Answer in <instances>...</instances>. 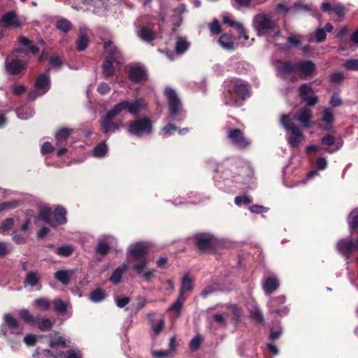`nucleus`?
<instances>
[{
    "label": "nucleus",
    "instance_id": "nucleus-50",
    "mask_svg": "<svg viewBox=\"0 0 358 358\" xmlns=\"http://www.w3.org/2000/svg\"><path fill=\"white\" fill-rule=\"evenodd\" d=\"M344 68L349 71H358V59H352L345 62Z\"/></svg>",
    "mask_w": 358,
    "mask_h": 358
},
{
    "label": "nucleus",
    "instance_id": "nucleus-55",
    "mask_svg": "<svg viewBox=\"0 0 358 358\" xmlns=\"http://www.w3.org/2000/svg\"><path fill=\"white\" fill-rule=\"evenodd\" d=\"M330 105L331 107H338L342 105L343 102L337 92H334L330 99Z\"/></svg>",
    "mask_w": 358,
    "mask_h": 358
},
{
    "label": "nucleus",
    "instance_id": "nucleus-19",
    "mask_svg": "<svg viewBox=\"0 0 358 358\" xmlns=\"http://www.w3.org/2000/svg\"><path fill=\"white\" fill-rule=\"evenodd\" d=\"M299 97L306 103L308 107H313L317 104L319 100L317 96L313 95V88L303 83L299 86Z\"/></svg>",
    "mask_w": 358,
    "mask_h": 358
},
{
    "label": "nucleus",
    "instance_id": "nucleus-29",
    "mask_svg": "<svg viewBox=\"0 0 358 358\" xmlns=\"http://www.w3.org/2000/svg\"><path fill=\"white\" fill-rule=\"evenodd\" d=\"M113 64H115V62H110V60H103V62H102V74H103L105 79H108L115 76V69Z\"/></svg>",
    "mask_w": 358,
    "mask_h": 358
},
{
    "label": "nucleus",
    "instance_id": "nucleus-40",
    "mask_svg": "<svg viewBox=\"0 0 358 358\" xmlns=\"http://www.w3.org/2000/svg\"><path fill=\"white\" fill-rule=\"evenodd\" d=\"M321 121L326 124H334V115L330 108H324L322 110V117H321Z\"/></svg>",
    "mask_w": 358,
    "mask_h": 358
},
{
    "label": "nucleus",
    "instance_id": "nucleus-31",
    "mask_svg": "<svg viewBox=\"0 0 358 358\" xmlns=\"http://www.w3.org/2000/svg\"><path fill=\"white\" fill-rule=\"evenodd\" d=\"M71 271L60 270L55 273V278L60 282L64 285H67L70 283Z\"/></svg>",
    "mask_w": 358,
    "mask_h": 358
},
{
    "label": "nucleus",
    "instance_id": "nucleus-4",
    "mask_svg": "<svg viewBox=\"0 0 358 358\" xmlns=\"http://www.w3.org/2000/svg\"><path fill=\"white\" fill-rule=\"evenodd\" d=\"M147 108V103L143 99H136L133 101L127 100L121 101L115 104L112 109L109 110L107 113L112 115H118L122 111H127L129 113L134 116H138V115L145 110Z\"/></svg>",
    "mask_w": 358,
    "mask_h": 358
},
{
    "label": "nucleus",
    "instance_id": "nucleus-56",
    "mask_svg": "<svg viewBox=\"0 0 358 358\" xmlns=\"http://www.w3.org/2000/svg\"><path fill=\"white\" fill-rule=\"evenodd\" d=\"M202 342V339L201 338V336L199 335H197L194 336L193 338H192L190 342V349L192 350H197L199 349L201 343Z\"/></svg>",
    "mask_w": 358,
    "mask_h": 358
},
{
    "label": "nucleus",
    "instance_id": "nucleus-23",
    "mask_svg": "<svg viewBox=\"0 0 358 358\" xmlns=\"http://www.w3.org/2000/svg\"><path fill=\"white\" fill-rule=\"evenodd\" d=\"M313 118V111L308 106L300 108L299 113L294 116V119L303 125L305 128L310 127V120Z\"/></svg>",
    "mask_w": 358,
    "mask_h": 358
},
{
    "label": "nucleus",
    "instance_id": "nucleus-26",
    "mask_svg": "<svg viewBox=\"0 0 358 358\" xmlns=\"http://www.w3.org/2000/svg\"><path fill=\"white\" fill-rule=\"evenodd\" d=\"M278 73L282 78L292 73H295V62L290 61L280 62V65L278 66Z\"/></svg>",
    "mask_w": 358,
    "mask_h": 358
},
{
    "label": "nucleus",
    "instance_id": "nucleus-14",
    "mask_svg": "<svg viewBox=\"0 0 358 358\" xmlns=\"http://www.w3.org/2000/svg\"><path fill=\"white\" fill-rule=\"evenodd\" d=\"M116 116L117 115L107 113L105 115L102 116L101 120H99L102 133L105 135H108L110 133H115L117 130L123 127L121 122L114 121Z\"/></svg>",
    "mask_w": 358,
    "mask_h": 358
},
{
    "label": "nucleus",
    "instance_id": "nucleus-28",
    "mask_svg": "<svg viewBox=\"0 0 358 358\" xmlns=\"http://www.w3.org/2000/svg\"><path fill=\"white\" fill-rule=\"evenodd\" d=\"M194 289V285L189 274L188 273L184 274L181 279V286L179 289L178 296H184L185 292H191Z\"/></svg>",
    "mask_w": 358,
    "mask_h": 358
},
{
    "label": "nucleus",
    "instance_id": "nucleus-48",
    "mask_svg": "<svg viewBox=\"0 0 358 358\" xmlns=\"http://www.w3.org/2000/svg\"><path fill=\"white\" fill-rule=\"evenodd\" d=\"M52 304H54V310L57 313H64L66 310V303L62 301V299H55L52 301Z\"/></svg>",
    "mask_w": 358,
    "mask_h": 358
},
{
    "label": "nucleus",
    "instance_id": "nucleus-43",
    "mask_svg": "<svg viewBox=\"0 0 358 358\" xmlns=\"http://www.w3.org/2000/svg\"><path fill=\"white\" fill-rule=\"evenodd\" d=\"M18 315H20V318L24 320V322L27 324H30L33 322H36V320H38V317H36L34 316L33 314H31L28 309H22L20 311V313H18Z\"/></svg>",
    "mask_w": 358,
    "mask_h": 358
},
{
    "label": "nucleus",
    "instance_id": "nucleus-58",
    "mask_svg": "<svg viewBox=\"0 0 358 358\" xmlns=\"http://www.w3.org/2000/svg\"><path fill=\"white\" fill-rule=\"evenodd\" d=\"M168 122H169V124L162 127V132L164 135L169 136L172 131L177 130V127L176 125L172 124L171 122L168 121Z\"/></svg>",
    "mask_w": 358,
    "mask_h": 358
},
{
    "label": "nucleus",
    "instance_id": "nucleus-35",
    "mask_svg": "<svg viewBox=\"0 0 358 358\" xmlns=\"http://www.w3.org/2000/svg\"><path fill=\"white\" fill-rule=\"evenodd\" d=\"M108 152V147L105 141H101L93 149V155L94 157H104Z\"/></svg>",
    "mask_w": 358,
    "mask_h": 358
},
{
    "label": "nucleus",
    "instance_id": "nucleus-45",
    "mask_svg": "<svg viewBox=\"0 0 358 358\" xmlns=\"http://www.w3.org/2000/svg\"><path fill=\"white\" fill-rule=\"evenodd\" d=\"M110 252V245L106 242L101 241L97 243L96 248V253L102 256L105 257L107 255V254Z\"/></svg>",
    "mask_w": 358,
    "mask_h": 358
},
{
    "label": "nucleus",
    "instance_id": "nucleus-51",
    "mask_svg": "<svg viewBox=\"0 0 358 358\" xmlns=\"http://www.w3.org/2000/svg\"><path fill=\"white\" fill-rule=\"evenodd\" d=\"M17 206L18 201H5L3 203H0V213L8 209L15 208L17 207Z\"/></svg>",
    "mask_w": 358,
    "mask_h": 358
},
{
    "label": "nucleus",
    "instance_id": "nucleus-20",
    "mask_svg": "<svg viewBox=\"0 0 358 358\" xmlns=\"http://www.w3.org/2000/svg\"><path fill=\"white\" fill-rule=\"evenodd\" d=\"M285 300L286 299L284 296H278L271 299L270 303H268L271 313L276 314L280 317L287 315L289 313V308L284 305Z\"/></svg>",
    "mask_w": 358,
    "mask_h": 358
},
{
    "label": "nucleus",
    "instance_id": "nucleus-62",
    "mask_svg": "<svg viewBox=\"0 0 358 358\" xmlns=\"http://www.w3.org/2000/svg\"><path fill=\"white\" fill-rule=\"evenodd\" d=\"M26 92V87L22 85H13L12 86V92L13 94L20 96Z\"/></svg>",
    "mask_w": 358,
    "mask_h": 358
},
{
    "label": "nucleus",
    "instance_id": "nucleus-36",
    "mask_svg": "<svg viewBox=\"0 0 358 358\" xmlns=\"http://www.w3.org/2000/svg\"><path fill=\"white\" fill-rule=\"evenodd\" d=\"M189 43L185 39L182 37H178V40H176V52L178 55H182L189 49Z\"/></svg>",
    "mask_w": 358,
    "mask_h": 358
},
{
    "label": "nucleus",
    "instance_id": "nucleus-10",
    "mask_svg": "<svg viewBox=\"0 0 358 358\" xmlns=\"http://www.w3.org/2000/svg\"><path fill=\"white\" fill-rule=\"evenodd\" d=\"M17 41L21 45V47L17 48L13 50L12 57L23 58L21 55H24L28 60L31 55L33 56H36L38 55V47L34 45L33 42H31V41H30L29 38L23 36H20L17 38Z\"/></svg>",
    "mask_w": 358,
    "mask_h": 358
},
{
    "label": "nucleus",
    "instance_id": "nucleus-30",
    "mask_svg": "<svg viewBox=\"0 0 358 358\" xmlns=\"http://www.w3.org/2000/svg\"><path fill=\"white\" fill-rule=\"evenodd\" d=\"M30 324H37L39 330L42 331H48L52 329V323L50 319L46 317H41L36 320L35 322H33Z\"/></svg>",
    "mask_w": 358,
    "mask_h": 358
},
{
    "label": "nucleus",
    "instance_id": "nucleus-5",
    "mask_svg": "<svg viewBox=\"0 0 358 358\" xmlns=\"http://www.w3.org/2000/svg\"><path fill=\"white\" fill-rule=\"evenodd\" d=\"M252 26H254L259 36L274 31L278 27L273 17L266 13H259L255 15L254 20H252Z\"/></svg>",
    "mask_w": 358,
    "mask_h": 358
},
{
    "label": "nucleus",
    "instance_id": "nucleus-61",
    "mask_svg": "<svg viewBox=\"0 0 358 358\" xmlns=\"http://www.w3.org/2000/svg\"><path fill=\"white\" fill-rule=\"evenodd\" d=\"M250 211H251L252 213H263L268 211V208L260 205H252L251 207H250Z\"/></svg>",
    "mask_w": 358,
    "mask_h": 358
},
{
    "label": "nucleus",
    "instance_id": "nucleus-38",
    "mask_svg": "<svg viewBox=\"0 0 358 358\" xmlns=\"http://www.w3.org/2000/svg\"><path fill=\"white\" fill-rule=\"evenodd\" d=\"M218 43L226 50H231L234 49V42L229 36L224 34L218 38Z\"/></svg>",
    "mask_w": 358,
    "mask_h": 358
},
{
    "label": "nucleus",
    "instance_id": "nucleus-46",
    "mask_svg": "<svg viewBox=\"0 0 358 358\" xmlns=\"http://www.w3.org/2000/svg\"><path fill=\"white\" fill-rule=\"evenodd\" d=\"M73 248L71 245H62L57 249V254L60 257H68L73 254Z\"/></svg>",
    "mask_w": 358,
    "mask_h": 358
},
{
    "label": "nucleus",
    "instance_id": "nucleus-64",
    "mask_svg": "<svg viewBox=\"0 0 358 358\" xmlns=\"http://www.w3.org/2000/svg\"><path fill=\"white\" fill-rule=\"evenodd\" d=\"M350 229L355 233H358V215L352 217L351 222H350Z\"/></svg>",
    "mask_w": 358,
    "mask_h": 358
},
{
    "label": "nucleus",
    "instance_id": "nucleus-54",
    "mask_svg": "<svg viewBox=\"0 0 358 358\" xmlns=\"http://www.w3.org/2000/svg\"><path fill=\"white\" fill-rule=\"evenodd\" d=\"M61 346L62 348H66V341L64 338H63L62 336H59V338H57L56 341H50L49 342V347L51 348H55V347Z\"/></svg>",
    "mask_w": 358,
    "mask_h": 358
},
{
    "label": "nucleus",
    "instance_id": "nucleus-17",
    "mask_svg": "<svg viewBox=\"0 0 358 358\" xmlns=\"http://www.w3.org/2000/svg\"><path fill=\"white\" fill-rule=\"evenodd\" d=\"M227 138L232 145L236 148L243 150L250 145V141L245 137L244 133L240 129H229Z\"/></svg>",
    "mask_w": 358,
    "mask_h": 358
},
{
    "label": "nucleus",
    "instance_id": "nucleus-32",
    "mask_svg": "<svg viewBox=\"0 0 358 358\" xmlns=\"http://www.w3.org/2000/svg\"><path fill=\"white\" fill-rule=\"evenodd\" d=\"M127 268L126 265H123L122 267H118L113 271L112 275H110L109 281L113 282L114 285H117L120 282L122 276L123 275L124 272Z\"/></svg>",
    "mask_w": 358,
    "mask_h": 358
},
{
    "label": "nucleus",
    "instance_id": "nucleus-1",
    "mask_svg": "<svg viewBox=\"0 0 358 358\" xmlns=\"http://www.w3.org/2000/svg\"><path fill=\"white\" fill-rule=\"evenodd\" d=\"M223 103L230 107L241 106V101L250 97V85L240 78H234L224 82Z\"/></svg>",
    "mask_w": 358,
    "mask_h": 358
},
{
    "label": "nucleus",
    "instance_id": "nucleus-41",
    "mask_svg": "<svg viewBox=\"0 0 358 358\" xmlns=\"http://www.w3.org/2000/svg\"><path fill=\"white\" fill-rule=\"evenodd\" d=\"M56 27L57 29L67 33L73 28V25L69 20L62 18L57 21Z\"/></svg>",
    "mask_w": 358,
    "mask_h": 358
},
{
    "label": "nucleus",
    "instance_id": "nucleus-22",
    "mask_svg": "<svg viewBox=\"0 0 358 358\" xmlns=\"http://www.w3.org/2000/svg\"><path fill=\"white\" fill-rule=\"evenodd\" d=\"M315 69V64L312 60L296 62V73H299L301 77L308 78L312 76Z\"/></svg>",
    "mask_w": 358,
    "mask_h": 358
},
{
    "label": "nucleus",
    "instance_id": "nucleus-8",
    "mask_svg": "<svg viewBox=\"0 0 358 358\" xmlns=\"http://www.w3.org/2000/svg\"><path fill=\"white\" fill-rule=\"evenodd\" d=\"M129 134L140 137L152 132V122L148 117H141L129 122Z\"/></svg>",
    "mask_w": 358,
    "mask_h": 358
},
{
    "label": "nucleus",
    "instance_id": "nucleus-60",
    "mask_svg": "<svg viewBox=\"0 0 358 358\" xmlns=\"http://www.w3.org/2000/svg\"><path fill=\"white\" fill-rule=\"evenodd\" d=\"M23 341H24L25 345L29 347L34 346L36 343V336L34 334H27L23 338Z\"/></svg>",
    "mask_w": 358,
    "mask_h": 358
},
{
    "label": "nucleus",
    "instance_id": "nucleus-6",
    "mask_svg": "<svg viewBox=\"0 0 358 358\" xmlns=\"http://www.w3.org/2000/svg\"><path fill=\"white\" fill-rule=\"evenodd\" d=\"M149 253V249L141 243H136L130 249V256L134 261L139 262V264H133L131 269L136 271V273L141 274L147 266V261L145 258Z\"/></svg>",
    "mask_w": 358,
    "mask_h": 358
},
{
    "label": "nucleus",
    "instance_id": "nucleus-59",
    "mask_svg": "<svg viewBox=\"0 0 358 358\" xmlns=\"http://www.w3.org/2000/svg\"><path fill=\"white\" fill-rule=\"evenodd\" d=\"M287 41L291 45V47H299L301 45V36H296L294 35H292L288 36L287 38Z\"/></svg>",
    "mask_w": 358,
    "mask_h": 358
},
{
    "label": "nucleus",
    "instance_id": "nucleus-49",
    "mask_svg": "<svg viewBox=\"0 0 358 358\" xmlns=\"http://www.w3.org/2000/svg\"><path fill=\"white\" fill-rule=\"evenodd\" d=\"M250 316H251V318L255 322L262 324L264 322V317L262 315V312L260 311V309L258 308H255L253 310L250 312Z\"/></svg>",
    "mask_w": 358,
    "mask_h": 358
},
{
    "label": "nucleus",
    "instance_id": "nucleus-33",
    "mask_svg": "<svg viewBox=\"0 0 358 358\" xmlns=\"http://www.w3.org/2000/svg\"><path fill=\"white\" fill-rule=\"evenodd\" d=\"M40 281V276L38 273L35 271H30L26 274L24 279V284L30 285V287H36Z\"/></svg>",
    "mask_w": 358,
    "mask_h": 358
},
{
    "label": "nucleus",
    "instance_id": "nucleus-24",
    "mask_svg": "<svg viewBox=\"0 0 358 358\" xmlns=\"http://www.w3.org/2000/svg\"><path fill=\"white\" fill-rule=\"evenodd\" d=\"M152 27L153 23H150L148 25H143L139 27L138 32V37L146 43H152L156 38Z\"/></svg>",
    "mask_w": 358,
    "mask_h": 358
},
{
    "label": "nucleus",
    "instance_id": "nucleus-18",
    "mask_svg": "<svg viewBox=\"0 0 358 358\" xmlns=\"http://www.w3.org/2000/svg\"><path fill=\"white\" fill-rule=\"evenodd\" d=\"M103 47L105 50L104 60L114 62L117 66H120L123 64V56H122L120 50L113 44L111 41L104 42Z\"/></svg>",
    "mask_w": 358,
    "mask_h": 358
},
{
    "label": "nucleus",
    "instance_id": "nucleus-57",
    "mask_svg": "<svg viewBox=\"0 0 358 358\" xmlns=\"http://www.w3.org/2000/svg\"><path fill=\"white\" fill-rule=\"evenodd\" d=\"M315 41L322 43L326 40V32L324 29H317L315 32Z\"/></svg>",
    "mask_w": 358,
    "mask_h": 358
},
{
    "label": "nucleus",
    "instance_id": "nucleus-11",
    "mask_svg": "<svg viewBox=\"0 0 358 358\" xmlns=\"http://www.w3.org/2000/svg\"><path fill=\"white\" fill-rule=\"evenodd\" d=\"M22 330L23 327L17 319L14 318L10 313H5L3 323L0 325V331L4 337H8L10 335H22Z\"/></svg>",
    "mask_w": 358,
    "mask_h": 358
},
{
    "label": "nucleus",
    "instance_id": "nucleus-2",
    "mask_svg": "<svg viewBox=\"0 0 358 358\" xmlns=\"http://www.w3.org/2000/svg\"><path fill=\"white\" fill-rule=\"evenodd\" d=\"M164 96L167 99L169 114L167 116V121L170 122H182L185 119V113L182 111L181 101L176 92L173 88L167 87L164 90Z\"/></svg>",
    "mask_w": 358,
    "mask_h": 358
},
{
    "label": "nucleus",
    "instance_id": "nucleus-42",
    "mask_svg": "<svg viewBox=\"0 0 358 358\" xmlns=\"http://www.w3.org/2000/svg\"><path fill=\"white\" fill-rule=\"evenodd\" d=\"M71 132V129L66 127H62L57 131L55 137H56L57 142H64L70 136Z\"/></svg>",
    "mask_w": 358,
    "mask_h": 358
},
{
    "label": "nucleus",
    "instance_id": "nucleus-16",
    "mask_svg": "<svg viewBox=\"0 0 358 358\" xmlns=\"http://www.w3.org/2000/svg\"><path fill=\"white\" fill-rule=\"evenodd\" d=\"M320 143L323 146L322 149L324 151L329 154L338 151L343 145L342 140L331 134L323 136L320 139Z\"/></svg>",
    "mask_w": 358,
    "mask_h": 358
},
{
    "label": "nucleus",
    "instance_id": "nucleus-9",
    "mask_svg": "<svg viewBox=\"0 0 358 358\" xmlns=\"http://www.w3.org/2000/svg\"><path fill=\"white\" fill-rule=\"evenodd\" d=\"M280 122L286 130L291 131L292 135L287 138V142H288L289 145L291 148H297L303 140L302 131H300L299 127L289 120V116L287 115L281 116Z\"/></svg>",
    "mask_w": 358,
    "mask_h": 358
},
{
    "label": "nucleus",
    "instance_id": "nucleus-34",
    "mask_svg": "<svg viewBox=\"0 0 358 358\" xmlns=\"http://www.w3.org/2000/svg\"><path fill=\"white\" fill-rule=\"evenodd\" d=\"M185 300H186V297L185 296H178V299L171 307L169 308V311L173 312L176 313V315L179 316L181 315V309L183 307Z\"/></svg>",
    "mask_w": 358,
    "mask_h": 358
},
{
    "label": "nucleus",
    "instance_id": "nucleus-13",
    "mask_svg": "<svg viewBox=\"0 0 358 358\" xmlns=\"http://www.w3.org/2000/svg\"><path fill=\"white\" fill-rule=\"evenodd\" d=\"M336 248L345 259L348 260L352 253L358 251V237L355 242L350 238H342L336 243Z\"/></svg>",
    "mask_w": 358,
    "mask_h": 358
},
{
    "label": "nucleus",
    "instance_id": "nucleus-39",
    "mask_svg": "<svg viewBox=\"0 0 358 358\" xmlns=\"http://www.w3.org/2000/svg\"><path fill=\"white\" fill-rule=\"evenodd\" d=\"M36 308L42 311H48L50 308V302L47 298H38L34 302Z\"/></svg>",
    "mask_w": 358,
    "mask_h": 358
},
{
    "label": "nucleus",
    "instance_id": "nucleus-3",
    "mask_svg": "<svg viewBox=\"0 0 358 358\" xmlns=\"http://www.w3.org/2000/svg\"><path fill=\"white\" fill-rule=\"evenodd\" d=\"M66 210L62 206H57L54 210L50 207L41 208L38 212V217L44 223L52 228H56L59 225H64L66 223Z\"/></svg>",
    "mask_w": 358,
    "mask_h": 358
},
{
    "label": "nucleus",
    "instance_id": "nucleus-63",
    "mask_svg": "<svg viewBox=\"0 0 358 358\" xmlns=\"http://www.w3.org/2000/svg\"><path fill=\"white\" fill-rule=\"evenodd\" d=\"M63 356H64V358H81L80 352H76L72 349L67 350L62 357Z\"/></svg>",
    "mask_w": 358,
    "mask_h": 358
},
{
    "label": "nucleus",
    "instance_id": "nucleus-44",
    "mask_svg": "<svg viewBox=\"0 0 358 358\" xmlns=\"http://www.w3.org/2000/svg\"><path fill=\"white\" fill-rule=\"evenodd\" d=\"M89 45V39L85 34H81L77 41V49L79 52L84 51Z\"/></svg>",
    "mask_w": 358,
    "mask_h": 358
},
{
    "label": "nucleus",
    "instance_id": "nucleus-12",
    "mask_svg": "<svg viewBox=\"0 0 358 358\" xmlns=\"http://www.w3.org/2000/svg\"><path fill=\"white\" fill-rule=\"evenodd\" d=\"M28 62L27 60L15 56L7 57L5 60V69L8 74L12 76H17L23 74L27 69Z\"/></svg>",
    "mask_w": 358,
    "mask_h": 358
},
{
    "label": "nucleus",
    "instance_id": "nucleus-25",
    "mask_svg": "<svg viewBox=\"0 0 358 358\" xmlns=\"http://www.w3.org/2000/svg\"><path fill=\"white\" fill-rule=\"evenodd\" d=\"M35 87L38 91H42L43 93H47L50 87V77L45 73H41L36 77L35 81Z\"/></svg>",
    "mask_w": 358,
    "mask_h": 358
},
{
    "label": "nucleus",
    "instance_id": "nucleus-21",
    "mask_svg": "<svg viewBox=\"0 0 358 358\" xmlns=\"http://www.w3.org/2000/svg\"><path fill=\"white\" fill-rule=\"evenodd\" d=\"M147 72L140 65L131 66L128 70V78L134 83H141L147 80Z\"/></svg>",
    "mask_w": 358,
    "mask_h": 358
},
{
    "label": "nucleus",
    "instance_id": "nucleus-7",
    "mask_svg": "<svg viewBox=\"0 0 358 358\" xmlns=\"http://www.w3.org/2000/svg\"><path fill=\"white\" fill-rule=\"evenodd\" d=\"M191 240L200 253L209 252L215 248L216 239L211 234L199 232L192 236Z\"/></svg>",
    "mask_w": 358,
    "mask_h": 358
},
{
    "label": "nucleus",
    "instance_id": "nucleus-47",
    "mask_svg": "<svg viewBox=\"0 0 358 358\" xmlns=\"http://www.w3.org/2000/svg\"><path fill=\"white\" fill-rule=\"evenodd\" d=\"M13 224H15V220L13 217H8L3 220L0 226V231L2 233L7 232L13 229Z\"/></svg>",
    "mask_w": 358,
    "mask_h": 358
},
{
    "label": "nucleus",
    "instance_id": "nucleus-27",
    "mask_svg": "<svg viewBox=\"0 0 358 358\" xmlns=\"http://www.w3.org/2000/svg\"><path fill=\"white\" fill-rule=\"evenodd\" d=\"M279 287V281L274 276H270L265 279L263 282V290L267 294L273 293Z\"/></svg>",
    "mask_w": 358,
    "mask_h": 358
},
{
    "label": "nucleus",
    "instance_id": "nucleus-52",
    "mask_svg": "<svg viewBox=\"0 0 358 358\" xmlns=\"http://www.w3.org/2000/svg\"><path fill=\"white\" fill-rule=\"evenodd\" d=\"M252 199L247 195L238 196L235 198V203L237 206H242V204H250L252 203Z\"/></svg>",
    "mask_w": 358,
    "mask_h": 358
},
{
    "label": "nucleus",
    "instance_id": "nucleus-15",
    "mask_svg": "<svg viewBox=\"0 0 358 358\" xmlns=\"http://www.w3.org/2000/svg\"><path fill=\"white\" fill-rule=\"evenodd\" d=\"M24 22L20 20L15 10L8 11L0 18V27L4 29H21Z\"/></svg>",
    "mask_w": 358,
    "mask_h": 358
},
{
    "label": "nucleus",
    "instance_id": "nucleus-53",
    "mask_svg": "<svg viewBox=\"0 0 358 358\" xmlns=\"http://www.w3.org/2000/svg\"><path fill=\"white\" fill-rule=\"evenodd\" d=\"M344 80V74L341 72H336L330 76V82L334 84H341Z\"/></svg>",
    "mask_w": 358,
    "mask_h": 358
},
{
    "label": "nucleus",
    "instance_id": "nucleus-37",
    "mask_svg": "<svg viewBox=\"0 0 358 358\" xmlns=\"http://www.w3.org/2000/svg\"><path fill=\"white\" fill-rule=\"evenodd\" d=\"M106 294L103 289L97 288L90 294V300L94 303H99L104 300Z\"/></svg>",
    "mask_w": 358,
    "mask_h": 358
}]
</instances>
